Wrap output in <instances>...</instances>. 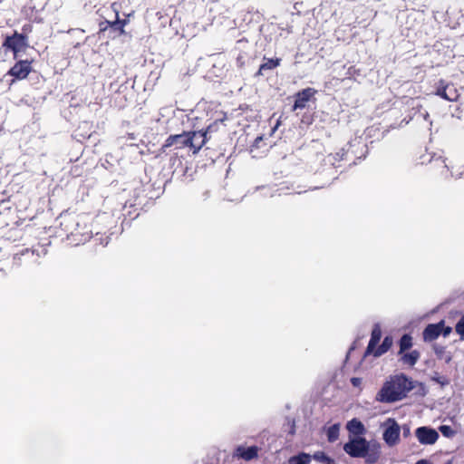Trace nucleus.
<instances>
[{"instance_id":"nucleus-1","label":"nucleus","mask_w":464,"mask_h":464,"mask_svg":"<svg viewBox=\"0 0 464 464\" xmlns=\"http://www.w3.org/2000/svg\"><path fill=\"white\" fill-rule=\"evenodd\" d=\"M414 387V382L406 374L391 375L376 393L375 400L382 403L400 401L405 399Z\"/></svg>"},{"instance_id":"nucleus-2","label":"nucleus","mask_w":464,"mask_h":464,"mask_svg":"<svg viewBox=\"0 0 464 464\" xmlns=\"http://www.w3.org/2000/svg\"><path fill=\"white\" fill-rule=\"evenodd\" d=\"M227 117L224 115L222 118H218L209 122L208 124L201 123L202 131L206 132L208 139L209 140V146H207V150L214 151L210 155L213 161L218 160L220 158H224L226 155L227 149L224 144L218 146L217 141L219 140L220 135H225V124Z\"/></svg>"},{"instance_id":"nucleus-3","label":"nucleus","mask_w":464,"mask_h":464,"mask_svg":"<svg viewBox=\"0 0 464 464\" xmlns=\"http://www.w3.org/2000/svg\"><path fill=\"white\" fill-rule=\"evenodd\" d=\"M112 11L115 14L114 20L104 19L99 23V38L103 39H115L116 37L125 33L124 27L129 23V15L121 19L119 17L118 5L113 3L111 5Z\"/></svg>"},{"instance_id":"nucleus-4","label":"nucleus","mask_w":464,"mask_h":464,"mask_svg":"<svg viewBox=\"0 0 464 464\" xmlns=\"http://www.w3.org/2000/svg\"><path fill=\"white\" fill-rule=\"evenodd\" d=\"M61 226H63V230L67 233V237L75 245L84 244L92 237V232L87 230L85 227L80 225L78 218L75 216H66Z\"/></svg>"},{"instance_id":"nucleus-5","label":"nucleus","mask_w":464,"mask_h":464,"mask_svg":"<svg viewBox=\"0 0 464 464\" xmlns=\"http://www.w3.org/2000/svg\"><path fill=\"white\" fill-rule=\"evenodd\" d=\"M2 46L13 53L14 59H19L22 53L29 48L28 36L26 34H20L16 31L12 35H6Z\"/></svg>"},{"instance_id":"nucleus-6","label":"nucleus","mask_w":464,"mask_h":464,"mask_svg":"<svg viewBox=\"0 0 464 464\" xmlns=\"http://www.w3.org/2000/svg\"><path fill=\"white\" fill-rule=\"evenodd\" d=\"M192 121V130H188V138H191V143H188V148L192 150L193 154H196L203 146H209V140L206 132L202 131L201 120L199 117L190 119Z\"/></svg>"},{"instance_id":"nucleus-7","label":"nucleus","mask_w":464,"mask_h":464,"mask_svg":"<svg viewBox=\"0 0 464 464\" xmlns=\"http://www.w3.org/2000/svg\"><path fill=\"white\" fill-rule=\"evenodd\" d=\"M191 143V138H188V131H183L180 134L169 135L160 148L162 153L168 154L173 150H179L188 147Z\"/></svg>"},{"instance_id":"nucleus-8","label":"nucleus","mask_w":464,"mask_h":464,"mask_svg":"<svg viewBox=\"0 0 464 464\" xmlns=\"http://www.w3.org/2000/svg\"><path fill=\"white\" fill-rule=\"evenodd\" d=\"M369 442L362 437L350 440L343 445V450L353 458H362L367 455Z\"/></svg>"},{"instance_id":"nucleus-9","label":"nucleus","mask_w":464,"mask_h":464,"mask_svg":"<svg viewBox=\"0 0 464 464\" xmlns=\"http://www.w3.org/2000/svg\"><path fill=\"white\" fill-rule=\"evenodd\" d=\"M385 430L382 434L383 440L386 442L387 445L390 447L395 446L400 441V433L401 429L397 421L392 419L389 418L385 423Z\"/></svg>"},{"instance_id":"nucleus-10","label":"nucleus","mask_w":464,"mask_h":464,"mask_svg":"<svg viewBox=\"0 0 464 464\" xmlns=\"http://www.w3.org/2000/svg\"><path fill=\"white\" fill-rule=\"evenodd\" d=\"M17 62L10 68L6 75L14 77L15 80L25 79L32 72V61L27 59H16Z\"/></svg>"},{"instance_id":"nucleus-11","label":"nucleus","mask_w":464,"mask_h":464,"mask_svg":"<svg viewBox=\"0 0 464 464\" xmlns=\"http://www.w3.org/2000/svg\"><path fill=\"white\" fill-rule=\"evenodd\" d=\"M317 91L314 88L307 87L297 92L295 95V102L292 106V111L303 110L306 107L307 102L314 96Z\"/></svg>"},{"instance_id":"nucleus-12","label":"nucleus","mask_w":464,"mask_h":464,"mask_svg":"<svg viewBox=\"0 0 464 464\" xmlns=\"http://www.w3.org/2000/svg\"><path fill=\"white\" fill-rule=\"evenodd\" d=\"M435 94L449 102H453L458 97L457 91L453 88V85L443 79L439 80Z\"/></svg>"},{"instance_id":"nucleus-13","label":"nucleus","mask_w":464,"mask_h":464,"mask_svg":"<svg viewBox=\"0 0 464 464\" xmlns=\"http://www.w3.org/2000/svg\"><path fill=\"white\" fill-rule=\"evenodd\" d=\"M415 435L421 444L431 445L439 439V434L434 429L420 427L416 430Z\"/></svg>"},{"instance_id":"nucleus-14","label":"nucleus","mask_w":464,"mask_h":464,"mask_svg":"<svg viewBox=\"0 0 464 464\" xmlns=\"http://www.w3.org/2000/svg\"><path fill=\"white\" fill-rule=\"evenodd\" d=\"M443 326L444 321L428 324L422 332L423 341L430 343L436 340L441 334Z\"/></svg>"},{"instance_id":"nucleus-15","label":"nucleus","mask_w":464,"mask_h":464,"mask_svg":"<svg viewBox=\"0 0 464 464\" xmlns=\"http://www.w3.org/2000/svg\"><path fill=\"white\" fill-rule=\"evenodd\" d=\"M281 58H263V63L260 64L258 71L255 73V77L267 76L268 72L275 70L281 63Z\"/></svg>"},{"instance_id":"nucleus-16","label":"nucleus","mask_w":464,"mask_h":464,"mask_svg":"<svg viewBox=\"0 0 464 464\" xmlns=\"http://www.w3.org/2000/svg\"><path fill=\"white\" fill-rule=\"evenodd\" d=\"M381 338H382L381 325L379 324H374L372 333H371V338L368 343L364 356L372 354V353L374 351V348L379 343Z\"/></svg>"},{"instance_id":"nucleus-17","label":"nucleus","mask_w":464,"mask_h":464,"mask_svg":"<svg viewBox=\"0 0 464 464\" xmlns=\"http://www.w3.org/2000/svg\"><path fill=\"white\" fill-rule=\"evenodd\" d=\"M258 455V448L256 446H251L248 448H245L243 446H238L236 449V456L245 460H251L257 458Z\"/></svg>"},{"instance_id":"nucleus-18","label":"nucleus","mask_w":464,"mask_h":464,"mask_svg":"<svg viewBox=\"0 0 464 464\" xmlns=\"http://www.w3.org/2000/svg\"><path fill=\"white\" fill-rule=\"evenodd\" d=\"M401 356L400 361L410 367H413L420 357V353L418 350H412L409 353L404 352Z\"/></svg>"},{"instance_id":"nucleus-19","label":"nucleus","mask_w":464,"mask_h":464,"mask_svg":"<svg viewBox=\"0 0 464 464\" xmlns=\"http://www.w3.org/2000/svg\"><path fill=\"white\" fill-rule=\"evenodd\" d=\"M392 343H393L392 337L390 335L385 336L382 344L379 345L378 347L376 346L374 348V351L372 353V354L374 357H379V356L384 354L391 349V347L392 346Z\"/></svg>"},{"instance_id":"nucleus-20","label":"nucleus","mask_w":464,"mask_h":464,"mask_svg":"<svg viewBox=\"0 0 464 464\" xmlns=\"http://www.w3.org/2000/svg\"><path fill=\"white\" fill-rule=\"evenodd\" d=\"M346 428L350 433L356 436H360L365 432L364 425L361 420H359L356 418H353V420L348 421Z\"/></svg>"},{"instance_id":"nucleus-21","label":"nucleus","mask_w":464,"mask_h":464,"mask_svg":"<svg viewBox=\"0 0 464 464\" xmlns=\"http://www.w3.org/2000/svg\"><path fill=\"white\" fill-rule=\"evenodd\" d=\"M34 255V250L30 248H23L21 251L13 255V264L16 266H21L22 258L29 260Z\"/></svg>"},{"instance_id":"nucleus-22","label":"nucleus","mask_w":464,"mask_h":464,"mask_svg":"<svg viewBox=\"0 0 464 464\" xmlns=\"http://www.w3.org/2000/svg\"><path fill=\"white\" fill-rule=\"evenodd\" d=\"M413 345L412 336L409 334H404L399 341L398 354H402L404 352L410 350Z\"/></svg>"},{"instance_id":"nucleus-23","label":"nucleus","mask_w":464,"mask_h":464,"mask_svg":"<svg viewBox=\"0 0 464 464\" xmlns=\"http://www.w3.org/2000/svg\"><path fill=\"white\" fill-rule=\"evenodd\" d=\"M311 456L308 453L301 452L298 455L292 456L288 459L289 464H309Z\"/></svg>"},{"instance_id":"nucleus-24","label":"nucleus","mask_w":464,"mask_h":464,"mask_svg":"<svg viewBox=\"0 0 464 464\" xmlns=\"http://www.w3.org/2000/svg\"><path fill=\"white\" fill-rule=\"evenodd\" d=\"M366 459V462L372 464L375 463L380 458V450L379 446H373L372 448L368 445L367 455L364 457Z\"/></svg>"},{"instance_id":"nucleus-25","label":"nucleus","mask_w":464,"mask_h":464,"mask_svg":"<svg viewBox=\"0 0 464 464\" xmlns=\"http://www.w3.org/2000/svg\"><path fill=\"white\" fill-rule=\"evenodd\" d=\"M340 425L334 424L328 428L326 431L327 440L329 442H334L339 438Z\"/></svg>"},{"instance_id":"nucleus-26","label":"nucleus","mask_w":464,"mask_h":464,"mask_svg":"<svg viewBox=\"0 0 464 464\" xmlns=\"http://www.w3.org/2000/svg\"><path fill=\"white\" fill-rule=\"evenodd\" d=\"M313 459L320 462H333V459L328 457L324 451H316L313 455Z\"/></svg>"},{"instance_id":"nucleus-27","label":"nucleus","mask_w":464,"mask_h":464,"mask_svg":"<svg viewBox=\"0 0 464 464\" xmlns=\"http://www.w3.org/2000/svg\"><path fill=\"white\" fill-rule=\"evenodd\" d=\"M455 331L458 334L461 336V339H464V314L459 320V322L455 325Z\"/></svg>"},{"instance_id":"nucleus-28","label":"nucleus","mask_w":464,"mask_h":464,"mask_svg":"<svg viewBox=\"0 0 464 464\" xmlns=\"http://www.w3.org/2000/svg\"><path fill=\"white\" fill-rule=\"evenodd\" d=\"M440 430L442 433L443 436L447 438L453 437L455 434V431L452 430L450 426L448 425H442L440 427Z\"/></svg>"},{"instance_id":"nucleus-29","label":"nucleus","mask_w":464,"mask_h":464,"mask_svg":"<svg viewBox=\"0 0 464 464\" xmlns=\"http://www.w3.org/2000/svg\"><path fill=\"white\" fill-rule=\"evenodd\" d=\"M260 143H264V139L262 136H258L255 139L254 142L251 145V152L254 151V149H258L260 147Z\"/></svg>"},{"instance_id":"nucleus-30","label":"nucleus","mask_w":464,"mask_h":464,"mask_svg":"<svg viewBox=\"0 0 464 464\" xmlns=\"http://www.w3.org/2000/svg\"><path fill=\"white\" fill-rule=\"evenodd\" d=\"M5 211H7L8 214L14 215L13 223L17 224V221L15 220V218H17L15 215V208H12L10 206L4 207V208L2 209V216L5 214Z\"/></svg>"},{"instance_id":"nucleus-31","label":"nucleus","mask_w":464,"mask_h":464,"mask_svg":"<svg viewBox=\"0 0 464 464\" xmlns=\"http://www.w3.org/2000/svg\"><path fill=\"white\" fill-rule=\"evenodd\" d=\"M362 378L359 377H353L351 378V383L354 387H360L362 384Z\"/></svg>"},{"instance_id":"nucleus-32","label":"nucleus","mask_w":464,"mask_h":464,"mask_svg":"<svg viewBox=\"0 0 464 464\" xmlns=\"http://www.w3.org/2000/svg\"><path fill=\"white\" fill-rule=\"evenodd\" d=\"M245 63L244 57L242 55H238L237 58V65L238 67H242Z\"/></svg>"},{"instance_id":"nucleus-33","label":"nucleus","mask_w":464,"mask_h":464,"mask_svg":"<svg viewBox=\"0 0 464 464\" xmlns=\"http://www.w3.org/2000/svg\"><path fill=\"white\" fill-rule=\"evenodd\" d=\"M11 232L14 234L15 237H19L21 236V229L19 228H12Z\"/></svg>"},{"instance_id":"nucleus-34","label":"nucleus","mask_w":464,"mask_h":464,"mask_svg":"<svg viewBox=\"0 0 464 464\" xmlns=\"http://www.w3.org/2000/svg\"><path fill=\"white\" fill-rule=\"evenodd\" d=\"M451 332V328L450 327H445V325L443 326V330H442V333L444 336H447L450 334V333Z\"/></svg>"},{"instance_id":"nucleus-35","label":"nucleus","mask_w":464,"mask_h":464,"mask_svg":"<svg viewBox=\"0 0 464 464\" xmlns=\"http://www.w3.org/2000/svg\"><path fill=\"white\" fill-rule=\"evenodd\" d=\"M422 116H423V119H424L425 121H430V124L432 123V122L430 121V114H429V112H428V111H425V112L422 114Z\"/></svg>"},{"instance_id":"nucleus-36","label":"nucleus","mask_w":464,"mask_h":464,"mask_svg":"<svg viewBox=\"0 0 464 464\" xmlns=\"http://www.w3.org/2000/svg\"><path fill=\"white\" fill-rule=\"evenodd\" d=\"M415 464H430L426 459L418 460Z\"/></svg>"},{"instance_id":"nucleus-37","label":"nucleus","mask_w":464,"mask_h":464,"mask_svg":"<svg viewBox=\"0 0 464 464\" xmlns=\"http://www.w3.org/2000/svg\"><path fill=\"white\" fill-rule=\"evenodd\" d=\"M403 432H404V435L407 436L410 432V429L406 426L403 427Z\"/></svg>"},{"instance_id":"nucleus-38","label":"nucleus","mask_w":464,"mask_h":464,"mask_svg":"<svg viewBox=\"0 0 464 464\" xmlns=\"http://www.w3.org/2000/svg\"><path fill=\"white\" fill-rule=\"evenodd\" d=\"M28 27H30V25H24L22 34H25L26 31L28 30Z\"/></svg>"},{"instance_id":"nucleus-39","label":"nucleus","mask_w":464,"mask_h":464,"mask_svg":"<svg viewBox=\"0 0 464 464\" xmlns=\"http://www.w3.org/2000/svg\"><path fill=\"white\" fill-rule=\"evenodd\" d=\"M102 218H111V217H110V216H106V215H104V216H102Z\"/></svg>"},{"instance_id":"nucleus-40","label":"nucleus","mask_w":464,"mask_h":464,"mask_svg":"<svg viewBox=\"0 0 464 464\" xmlns=\"http://www.w3.org/2000/svg\"><path fill=\"white\" fill-rule=\"evenodd\" d=\"M11 237H8L5 238V241H8V245L10 244Z\"/></svg>"},{"instance_id":"nucleus-41","label":"nucleus","mask_w":464,"mask_h":464,"mask_svg":"<svg viewBox=\"0 0 464 464\" xmlns=\"http://www.w3.org/2000/svg\"><path fill=\"white\" fill-rule=\"evenodd\" d=\"M78 136H81V137H82V138H85V136H83V135H81V134L75 133V137H78Z\"/></svg>"},{"instance_id":"nucleus-42","label":"nucleus","mask_w":464,"mask_h":464,"mask_svg":"<svg viewBox=\"0 0 464 464\" xmlns=\"http://www.w3.org/2000/svg\"><path fill=\"white\" fill-rule=\"evenodd\" d=\"M1 202H2V205H4L5 203V198H2L1 199Z\"/></svg>"}]
</instances>
